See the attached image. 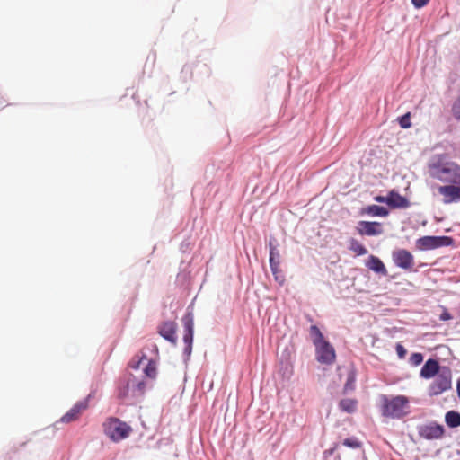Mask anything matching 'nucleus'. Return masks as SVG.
<instances>
[{
  "label": "nucleus",
  "mask_w": 460,
  "mask_h": 460,
  "mask_svg": "<svg viewBox=\"0 0 460 460\" xmlns=\"http://www.w3.org/2000/svg\"><path fill=\"white\" fill-rule=\"evenodd\" d=\"M430 177L442 182L460 185V165L447 155H434L428 163Z\"/></svg>",
  "instance_id": "obj_1"
},
{
  "label": "nucleus",
  "mask_w": 460,
  "mask_h": 460,
  "mask_svg": "<svg viewBox=\"0 0 460 460\" xmlns=\"http://www.w3.org/2000/svg\"><path fill=\"white\" fill-rule=\"evenodd\" d=\"M146 391V383L130 376L125 385L119 388L118 396L120 399L142 397Z\"/></svg>",
  "instance_id": "obj_2"
},
{
  "label": "nucleus",
  "mask_w": 460,
  "mask_h": 460,
  "mask_svg": "<svg viewBox=\"0 0 460 460\" xmlns=\"http://www.w3.org/2000/svg\"><path fill=\"white\" fill-rule=\"evenodd\" d=\"M452 373L449 367H443L439 374L436 376L434 381L429 386V394L431 396L441 394L451 389Z\"/></svg>",
  "instance_id": "obj_3"
},
{
  "label": "nucleus",
  "mask_w": 460,
  "mask_h": 460,
  "mask_svg": "<svg viewBox=\"0 0 460 460\" xmlns=\"http://www.w3.org/2000/svg\"><path fill=\"white\" fill-rule=\"evenodd\" d=\"M381 408L384 416L399 418L402 413V397L397 396L389 399L387 396H381Z\"/></svg>",
  "instance_id": "obj_4"
},
{
  "label": "nucleus",
  "mask_w": 460,
  "mask_h": 460,
  "mask_svg": "<svg viewBox=\"0 0 460 460\" xmlns=\"http://www.w3.org/2000/svg\"><path fill=\"white\" fill-rule=\"evenodd\" d=\"M453 239L448 236H423L417 240V247L420 250H433L439 247L449 246Z\"/></svg>",
  "instance_id": "obj_5"
},
{
  "label": "nucleus",
  "mask_w": 460,
  "mask_h": 460,
  "mask_svg": "<svg viewBox=\"0 0 460 460\" xmlns=\"http://www.w3.org/2000/svg\"><path fill=\"white\" fill-rule=\"evenodd\" d=\"M315 347V357L319 363L332 365L336 359V353L333 346L329 341L320 343Z\"/></svg>",
  "instance_id": "obj_6"
},
{
  "label": "nucleus",
  "mask_w": 460,
  "mask_h": 460,
  "mask_svg": "<svg viewBox=\"0 0 460 460\" xmlns=\"http://www.w3.org/2000/svg\"><path fill=\"white\" fill-rule=\"evenodd\" d=\"M89 399L88 397L77 402L66 414H64L60 422L62 423H70L77 420L81 414L89 407Z\"/></svg>",
  "instance_id": "obj_7"
},
{
  "label": "nucleus",
  "mask_w": 460,
  "mask_h": 460,
  "mask_svg": "<svg viewBox=\"0 0 460 460\" xmlns=\"http://www.w3.org/2000/svg\"><path fill=\"white\" fill-rule=\"evenodd\" d=\"M438 193L442 196L445 204L460 201V185L449 184L439 186Z\"/></svg>",
  "instance_id": "obj_8"
},
{
  "label": "nucleus",
  "mask_w": 460,
  "mask_h": 460,
  "mask_svg": "<svg viewBox=\"0 0 460 460\" xmlns=\"http://www.w3.org/2000/svg\"><path fill=\"white\" fill-rule=\"evenodd\" d=\"M357 231L360 235L374 236L383 233L382 225L378 222L359 221Z\"/></svg>",
  "instance_id": "obj_9"
},
{
  "label": "nucleus",
  "mask_w": 460,
  "mask_h": 460,
  "mask_svg": "<svg viewBox=\"0 0 460 460\" xmlns=\"http://www.w3.org/2000/svg\"><path fill=\"white\" fill-rule=\"evenodd\" d=\"M176 331L177 324L174 322H164L159 327L160 335L173 344L177 341Z\"/></svg>",
  "instance_id": "obj_10"
},
{
  "label": "nucleus",
  "mask_w": 460,
  "mask_h": 460,
  "mask_svg": "<svg viewBox=\"0 0 460 460\" xmlns=\"http://www.w3.org/2000/svg\"><path fill=\"white\" fill-rule=\"evenodd\" d=\"M104 431H129L130 427L119 419L111 417L103 423Z\"/></svg>",
  "instance_id": "obj_11"
},
{
  "label": "nucleus",
  "mask_w": 460,
  "mask_h": 460,
  "mask_svg": "<svg viewBox=\"0 0 460 460\" xmlns=\"http://www.w3.org/2000/svg\"><path fill=\"white\" fill-rule=\"evenodd\" d=\"M440 370L441 367H439L437 360L429 359L426 361L420 370V376L425 379H429L435 376L436 375H438Z\"/></svg>",
  "instance_id": "obj_12"
},
{
  "label": "nucleus",
  "mask_w": 460,
  "mask_h": 460,
  "mask_svg": "<svg viewBox=\"0 0 460 460\" xmlns=\"http://www.w3.org/2000/svg\"><path fill=\"white\" fill-rule=\"evenodd\" d=\"M367 267L376 273L386 274V270L381 260L374 255L368 258Z\"/></svg>",
  "instance_id": "obj_13"
},
{
  "label": "nucleus",
  "mask_w": 460,
  "mask_h": 460,
  "mask_svg": "<svg viewBox=\"0 0 460 460\" xmlns=\"http://www.w3.org/2000/svg\"><path fill=\"white\" fill-rule=\"evenodd\" d=\"M280 265V254L277 248L270 243V270H276Z\"/></svg>",
  "instance_id": "obj_14"
},
{
  "label": "nucleus",
  "mask_w": 460,
  "mask_h": 460,
  "mask_svg": "<svg viewBox=\"0 0 460 460\" xmlns=\"http://www.w3.org/2000/svg\"><path fill=\"white\" fill-rule=\"evenodd\" d=\"M339 405L341 411L348 413H352L357 410L358 401L356 399L346 398L342 399Z\"/></svg>",
  "instance_id": "obj_15"
},
{
  "label": "nucleus",
  "mask_w": 460,
  "mask_h": 460,
  "mask_svg": "<svg viewBox=\"0 0 460 460\" xmlns=\"http://www.w3.org/2000/svg\"><path fill=\"white\" fill-rule=\"evenodd\" d=\"M349 249L351 252H353L357 256H361L367 253V250L366 249V247L355 238H351L349 241Z\"/></svg>",
  "instance_id": "obj_16"
},
{
  "label": "nucleus",
  "mask_w": 460,
  "mask_h": 460,
  "mask_svg": "<svg viewBox=\"0 0 460 460\" xmlns=\"http://www.w3.org/2000/svg\"><path fill=\"white\" fill-rule=\"evenodd\" d=\"M445 420L450 428H456L460 426V413L450 411L447 412Z\"/></svg>",
  "instance_id": "obj_17"
},
{
  "label": "nucleus",
  "mask_w": 460,
  "mask_h": 460,
  "mask_svg": "<svg viewBox=\"0 0 460 460\" xmlns=\"http://www.w3.org/2000/svg\"><path fill=\"white\" fill-rule=\"evenodd\" d=\"M310 335L312 337V341L314 346L326 341L322 332L316 325H312L310 327Z\"/></svg>",
  "instance_id": "obj_18"
},
{
  "label": "nucleus",
  "mask_w": 460,
  "mask_h": 460,
  "mask_svg": "<svg viewBox=\"0 0 460 460\" xmlns=\"http://www.w3.org/2000/svg\"><path fill=\"white\" fill-rule=\"evenodd\" d=\"M365 211L371 216L385 217L388 214L385 208L378 205H370L365 208Z\"/></svg>",
  "instance_id": "obj_19"
},
{
  "label": "nucleus",
  "mask_w": 460,
  "mask_h": 460,
  "mask_svg": "<svg viewBox=\"0 0 460 460\" xmlns=\"http://www.w3.org/2000/svg\"><path fill=\"white\" fill-rule=\"evenodd\" d=\"M386 203L392 207L402 206V197L398 194L391 192L386 199Z\"/></svg>",
  "instance_id": "obj_20"
},
{
  "label": "nucleus",
  "mask_w": 460,
  "mask_h": 460,
  "mask_svg": "<svg viewBox=\"0 0 460 460\" xmlns=\"http://www.w3.org/2000/svg\"><path fill=\"white\" fill-rule=\"evenodd\" d=\"M184 332H194V320L193 314L188 313L184 315L183 319Z\"/></svg>",
  "instance_id": "obj_21"
},
{
  "label": "nucleus",
  "mask_w": 460,
  "mask_h": 460,
  "mask_svg": "<svg viewBox=\"0 0 460 460\" xmlns=\"http://www.w3.org/2000/svg\"><path fill=\"white\" fill-rule=\"evenodd\" d=\"M341 444L351 448H359L362 443L355 437H350L342 440Z\"/></svg>",
  "instance_id": "obj_22"
},
{
  "label": "nucleus",
  "mask_w": 460,
  "mask_h": 460,
  "mask_svg": "<svg viewBox=\"0 0 460 460\" xmlns=\"http://www.w3.org/2000/svg\"><path fill=\"white\" fill-rule=\"evenodd\" d=\"M144 372L146 376L150 378H155L156 376V365L154 361L149 360L148 364L144 369Z\"/></svg>",
  "instance_id": "obj_23"
},
{
  "label": "nucleus",
  "mask_w": 460,
  "mask_h": 460,
  "mask_svg": "<svg viewBox=\"0 0 460 460\" xmlns=\"http://www.w3.org/2000/svg\"><path fill=\"white\" fill-rule=\"evenodd\" d=\"M449 448V457L452 460H460V442L450 446Z\"/></svg>",
  "instance_id": "obj_24"
},
{
  "label": "nucleus",
  "mask_w": 460,
  "mask_h": 460,
  "mask_svg": "<svg viewBox=\"0 0 460 460\" xmlns=\"http://www.w3.org/2000/svg\"><path fill=\"white\" fill-rule=\"evenodd\" d=\"M355 381H356L355 374L353 372H350L349 374L347 381H346V383L344 385V392H347L349 390H353L354 389Z\"/></svg>",
  "instance_id": "obj_25"
},
{
  "label": "nucleus",
  "mask_w": 460,
  "mask_h": 460,
  "mask_svg": "<svg viewBox=\"0 0 460 460\" xmlns=\"http://www.w3.org/2000/svg\"><path fill=\"white\" fill-rule=\"evenodd\" d=\"M422 361L423 356L421 353H413L409 359V362L412 366H419Z\"/></svg>",
  "instance_id": "obj_26"
},
{
  "label": "nucleus",
  "mask_w": 460,
  "mask_h": 460,
  "mask_svg": "<svg viewBox=\"0 0 460 460\" xmlns=\"http://www.w3.org/2000/svg\"><path fill=\"white\" fill-rule=\"evenodd\" d=\"M271 272H272L276 281H278L279 284H283L284 283L285 277L282 274V271L279 269V267H277L276 270H271Z\"/></svg>",
  "instance_id": "obj_27"
},
{
  "label": "nucleus",
  "mask_w": 460,
  "mask_h": 460,
  "mask_svg": "<svg viewBox=\"0 0 460 460\" xmlns=\"http://www.w3.org/2000/svg\"><path fill=\"white\" fill-rule=\"evenodd\" d=\"M452 112L456 119L460 120V95L456 100L452 107Z\"/></svg>",
  "instance_id": "obj_28"
},
{
  "label": "nucleus",
  "mask_w": 460,
  "mask_h": 460,
  "mask_svg": "<svg viewBox=\"0 0 460 460\" xmlns=\"http://www.w3.org/2000/svg\"><path fill=\"white\" fill-rule=\"evenodd\" d=\"M128 433H109V438L113 442H119L125 439Z\"/></svg>",
  "instance_id": "obj_29"
},
{
  "label": "nucleus",
  "mask_w": 460,
  "mask_h": 460,
  "mask_svg": "<svg viewBox=\"0 0 460 460\" xmlns=\"http://www.w3.org/2000/svg\"><path fill=\"white\" fill-rule=\"evenodd\" d=\"M413 264V257L412 255L404 251V270L411 269Z\"/></svg>",
  "instance_id": "obj_30"
},
{
  "label": "nucleus",
  "mask_w": 460,
  "mask_h": 460,
  "mask_svg": "<svg viewBox=\"0 0 460 460\" xmlns=\"http://www.w3.org/2000/svg\"><path fill=\"white\" fill-rule=\"evenodd\" d=\"M183 341L188 345V349L190 351L193 341V332H184Z\"/></svg>",
  "instance_id": "obj_31"
},
{
  "label": "nucleus",
  "mask_w": 460,
  "mask_h": 460,
  "mask_svg": "<svg viewBox=\"0 0 460 460\" xmlns=\"http://www.w3.org/2000/svg\"><path fill=\"white\" fill-rule=\"evenodd\" d=\"M394 261L399 267H402V251H397L394 252Z\"/></svg>",
  "instance_id": "obj_32"
},
{
  "label": "nucleus",
  "mask_w": 460,
  "mask_h": 460,
  "mask_svg": "<svg viewBox=\"0 0 460 460\" xmlns=\"http://www.w3.org/2000/svg\"><path fill=\"white\" fill-rule=\"evenodd\" d=\"M429 0H411L412 4L416 8H421L425 6Z\"/></svg>",
  "instance_id": "obj_33"
},
{
  "label": "nucleus",
  "mask_w": 460,
  "mask_h": 460,
  "mask_svg": "<svg viewBox=\"0 0 460 460\" xmlns=\"http://www.w3.org/2000/svg\"><path fill=\"white\" fill-rule=\"evenodd\" d=\"M429 430L428 431H439V432H442L444 431V428L442 425H438V424H433L431 423L429 426Z\"/></svg>",
  "instance_id": "obj_34"
},
{
  "label": "nucleus",
  "mask_w": 460,
  "mask_h": 460,
  "mask_svg": "<svg viewBox=\"0 0 460 460\" xmlns=\"http://www.w3.org/2000/svg\"><path fill=\"white\" fill-rule=\"evenodd\" d=\"M424 435V438L427 439H432V438H439L443 433H421Z\"/></svg>",
  "instance_id": "obj_35"
},
{
  "label": "nucleus",
  "mask_w": 460,
  "mask_h": 460,
  "mask_svg": "<svg viewBox=\"0 0 460 460\" xmlns=\"http://www.w3.org/2000/svg\"><path fill=\"white\" fill-rule=\"evenodd\" d=\"M410 116H411L410 112H407L404 114V128H408L411 126V124L410 122Z\"/></svg>",
  "instance_id": "obj_36"
},
{
  "label": "nucleus",
  "mask_w": 460,
  "mask_h": 460,
  "mask_svg": "<svg viewBox=\"0 0 460 460\" xmlns=\"http://www.w3.org/2000/svg\"><path fill=\"white\" fill-rule=\"evenodd\" d=\"M439 318H440V320H441V321H447V320L452 319V316H451V314H450L448 312L444 311V312L440 314V317H439Z\"/></svg>",
  "instance_id": "obj_37"
},
{
  "label": "nucleus",
  "mask_w": 460,
  "mask_h": 460,
  "mask_svg": "<svg viewBox=\"0 0 460 460\" xmlns=\"http://www.w3.org/2000/svg\"><path fill=\"white\" fill-rule=\"evenodd\" d=\"M396 351H397L399 358H402V344L397 343Z\"/></svg>",
  "instance_id": "obj_38"
},
{
  "label": "nucleus",
  "mask_w": 460,
  "mask_h": 460,
  "mask_svg": "<svg viewBox=\"0 0 460 460\" xmlns=\"http://www.w3.org/2000/svg\"><path fill=\"white\" fill-rule=\"evenodd\" d=\"M386 199H387V197H384V196H376L375 198V199L378 202H386Z\"/></svg>",
  "instance_id": "obj_39"
},
{
  "label": "nucleus",
  "mask_w": 460,
  "mask_h": 460,
  "mask_svg": "<svg viewBox=\"0 0 460 460\" xmlns=\"http://www.w3.org/2000/svg\"><path fill=\"white\" fill-rule=\"evenodd\" d=\"M144 358H146L145 355H143V357L138 360V362L136 365H132V367L137 368Z\"/></svg>",
  "instance_id": "obj_40"
},
{
  "label": "nucleus",
  "mask_w": 460,
  "mask_h": 460,
  "mask_svg": "<svg viewBox=\"0 0 460 460\" xmlns=\"http://www.w3.org/2000/svg\"><path fill=\"white\" fill-rule=\"evenodd\" d=\"M396 121L399 123L401 127H402V116L397 117Z\"/></svg>",
  "instance_id": "obj_41"
},
{
  "label": "nucleus",
  "mask_w": 460,
  "mask_h": 460,
  "mask_svg": "<svg viewBox=\"0 0 460 460\" xmlns=\"http://www.w3.org/2000/svg\"><path fill=\"white\" fill-rule=\"evenodd\" d=\"M403 204H404V208L409 206V203H408V201H407V199L405 198H404Z\"/></svg>",
  "instance_id": "obj_42"
},
{
  "label": "nucleus",
  "mask_w": 460,
  "mask_h": 460,
  "mask_svg": "<svg viewBox=\"0 0 460 460\" xmlns=\"http://www.w3.org/2000/svg\"><path fill=\"white\" fill-rule=\"evenodd\" d=\"M403 402H404V404L407 402V400H406V398H405V397H404V399H403Z\"/></svg>",
  "instance_id": "obj_43"
}]
</instances>
